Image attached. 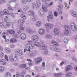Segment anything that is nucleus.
Masks as SVG:
<instances>
[{
    "instance_id": "39448f33",
    "label": "nucleus",
    "mask_w": 77,
    "mask_h": 77,
    "mask_svg": "<svg viewBox=\"0 0 77 77\" xmlns=\"http://www.w3.org/2000/svg\"><path fill=\"white\" fill-rule=\"evenodd\" d=\"M31 39L34 42H37L39 39V37L38 35H33L31 37Z\"/></svg>"
},
{
    "instance_id": "4be33fe9",
    "label": "nucleus",
    "mask_w": 77,
    "mask_h": 77,
    "mask_svg": "<svg viewBox=\"0 0 77 77\" xmlns=\"http://www.w3.org/2000/svg\"><path fill=\"white\" fill-rule=\"evenodd\" d=\"M29 9V7L28 6L25 5L24 6L23 8V11H28Z\"/></svg>"
},
{
    "instance_id": "58836bf2",
    "label": "nucleus",
    "mask_w": 77,
    "mask_h": 77,
    "mask_svg": "<svg viewBox=\"0 0 77 77\" xmlns=\"http://www.w3.org/2000/svg\"><path fill=\"white\" fill-rule=\"evenodd\" d=\"M26 67V64L20 65L19 66L20 68H25Z\"/></svg>"
},
{
    "instance_id": "6ab92c4d",
    "label": "nucleus",
    "mask_w": 77,
    "mask_h": 77,
    "mask_svg": "<svg viewBox=\"0 0 77 77\" xmlns=\"http://www.w3.org/2000/svg\"><path fill=\"white\" fill-rule=\"evenodd\" d=\"M3 12L4 14L6 15H10L9 12V11L7 9H4L3 11Z\"/></svg>"
},
{
    "instance_id": "c03bdc74",
    "label": "nucleus",
    "mask_w": 77,
    "mask_h": 77,
    "mask_svg": "<svg viewBox=\"0 0 77 77\" xmlns=\"http://www.w3.org/2000/svg\"><path fill=\"white\" fill-rule=\"evenodd\" d=\"M22 2L23 4H27L28 2L27 0H22Z\"/></svg>"
},
{
    "instance_id": "09e8293b",
    "label": "nucleus",
    "mask_w": 77,
    "mask_h": 77,
    "mask_svg": "<svg viewBox=\"0 0 77 77\" xmlns=\"http://www.w3.org/2000/svg\"><path fill=\"white\" fill-rule=\"evenodd\" d=\"M5 25V23L3 22H1L0 23V26L1 27H3Z\"/></svg>"
},
{
    "instance_id": "a878e982",
    "label": "nucleus",
    "mask_w": 77,
    "mask_h": 77,
    "mask_svg": "<svg viewBox=\"0 0 77 77\" xmlns=\"http://www.w3.org/2000/svg\"><path fill=\"white\" fill-rule=\"evenodd\" d=\"M41 22L40 21H37L35 25L37 27H40L41 26Z\"/></svg>"
},
{
    "instance_id": "f257e3e1",
    "label": "nucleus",
    "mask_w": 77,
    "mask_h": 77,
    "mask_svg": "<svg viewBox=\"0 0 77 77\" xmlns=\"http://www.w3.org/2000/svg\"><path fill=\"white\" fill-rule=\"evenodd\" d=\"M33 44L34 46H36L37 47H41L40 49L42 50H46L47 47V45H41V43L39 42H34Z\"/></svg>"
},
{
    "instance_id": "f03ea898",
    "label": "nucleus",
    "mask_w": 77,
    "mask_h": 77,
    "mask_svg": "<svg viewBox=\"0 0 77 77\" xmlns=\"http://www.w3.org/2000/svg\"><path fill=\"white\" fill-rule=\"evenodd\" d=\"M41 1L39 0H37L36 1V3L33 2L32 4V8L33 9H35V8H39L40 6H41Z\"/></svg>"
},
{
    "instance_id": "680f3d73",
    "label": "nucleus",
    "mask_w": 77,
    "mask_h": 77,
    "mask_svg": "<svg viewBox=\"0 0 77 77\" xmlns=\"http://www.w3.org/2000/svg\"><path fill=\"white\" fill-rule=\"evenodd\" d=\"M46 38H51V36L50 35V34H47L46 35Z\"/></svg>"
},
{
    "instance_id": "0eeeda50",
    "label": "nucleus",
    "mask_w": 77,
    "mask_h": 77,
    "mask_svg": "<svg viewBox=\"0 0 77 77\" xmlns=\"http://www.w3.org/2000/svg\"><path fill=\"white\" fill-rule=\"evenodd\" d=\"M25 47L27 48L32 50L34 48V46L32 45H30L29 44L26 43L25 45Z\"/></svg>"
},
{
    "instance_id": "f704fd0d",
    "label": "nucleus",
    "mask_w": 77,
    "mask_h": 77,
    "mask_svg": "<svg viewBox=\"0 0 77 77\" xmlns=\"http://www.w3.org/2000/svg\"><path fill=\"white\" fill-rule=\"evenodd\" d=\"M69 30H65L64 31V34L66 36H68L69 34Z\"/></svg>"
},
{
    "instance_id": "de8ad7c7",
    "label": "nucleus",
    "mask_w": 77,
    "mask_h": 77,
    "mask_svg": "<svg viewBox=\"0 0 77 77\" xmlns=\"http://www.w3.org/2000/svg\"><path fill=\"white\" fill-rule=\"evenodd\" d=\"M45 66V62H43L42 63V66H41V68H42V69H44V67Z\"/></svg>"
},
{
    "instance_id": "0e129e2a",
    "label": "nucleus",
    "mask_w": 77,
    "mask_h": 77,
    "mask_svg": "<svg viewBox=\"0 0 77 77\" xmlns=\"http://www.w3.org/2000/svg\"><path fill=\"white\" fill-rule=\"evenodd\" d=\"M4 14V13H3V12L2 11H0V16H2V15H3Z\"/></svg>"
},
{
    "instance_id": "5701e85b",
    "label": "nucleus",
    "mask_w": 77,
    "mask_h": 77,
    "mask_svg": "<svg viewBox=\"0 0 77 77\" xmlns=\"http://www.w3.org/2000/svg\"><path fill=\"white\" fill-rule=\"evenodd\" d=\"M5 77H11V73L10 72H6L5 74Z\"/></svg>"
},
{
    "instance_id": "6e6552de",
    "label": "nucleus",
    "mask_w": 77,
    "mask_h": 77,
    "mask_svg": "<svg viewBox=\"0 0 77 77\" xmlns=\"http://www.w3.org/2000/svg\"><path fill=\"white\" fill-rule=\"evenodd\" d=\"M45 27L48 30L50 29L53 27V25L51 23H47L45 25Z\"/></svg>"
},
{
    "instance_id": "b1692460",
    "label": "nucleus",
    "mask_w": 77,
    "mask_h": 77,
    "mask_svg": "<svg viewBox=\"0 0 77 77\" xmlns=\"http://www.w3.org/2000/svg\"><path fill=\"white\" fill-rule=\"evenodd\" d=\"M8 32L11 35H13V34H15V32L14 30L12 29L8 30Z\"/></svg>"
},
{
    "instance_id": "a18cd8bd",
    "label": "nucleus",
    "mask_w": 77,
    "mask_h": 77,
    "mask_svg": "<svg viewBox=\"0 0 77 77\" xmlns=\"http://www.w3.org/2000/svg\"><path fill=\"white\" fill-rule=\"evenodd\" d=\"M58 13L60 15H62V10L60 9H59L58 10Z\"/></svg>"
},
{
    "instance_id": "2f4dec72",
    "label": "nucleus",
    "mask_w": 77,
    "mask_h": 77,
    "mask_svg": "<svg viewBox=\"0 0 77 77\" xmlns=\"http://www.w3.org/2000/svg\"><path fill=\"white\" fill-rule=\"evenodd\" d=\"M62 75V72H60L57 73H55L54 74V76L55 77H58V76H61Z\"/></svg>"
},
{
    "instance_id": "72a5a7b5",
    "label": "nucleus",
    "mask_w": 77,
    "mask_h": 77,
    "mask_svg": "<svg viewBox=\"0 0 77 77\" xmlns=\"http://www.w3.org/2000/svg\"><path fill=\"white\" fill-rule=\"evenodd\" d=\"M35 69H36L37 71L40 72V71H41L42 70H43V69H42V68H41V67H35Z\"/></svg>"
},
{
    "instance_id": "412c9836",
    "label": "nucleus",
    "mask_w": 77,
    "mask_h": 77,
    "mask_svg": "<svg viewBox=\"0 0 77 77\" xmlns=\"http://www.w3.org/2000/svg\"><path fill=\"white\" fill-rule=\"evenodd\" d=\"M71 14L73 17H77V14L74 11H71Z\"/></svg>"
},
{
    "instance_id": "cd10ccee",
    "label": "nucleus",
    "mask_w": 77,
    "mask_h": 77,
    "mask_svg": "<svg viewBox=\"0 0 77 77\" xmlns=\"http://www.w3.org/2000/svg\"><path fill=\"white\" fill-rule=\"evenodd\" d=\"M18 23L20 24H23L24 23V20L23 19H20L18 20Z\"/></svg>"
},
{
    "instance_id": "052dcab7",
    "label": "nucleus",
    "mask_w": 77,
    "mask_h": 77,
    "mask_svg": "<svg viewBox=\"0 0 77 77\" xmlns=\"http://www.w3.org/2000/svg\"><path fill=\"white\" fill-rule=\"evenodd\" d=\"M8 9L9 11H14V9L8 7Z\"/></svg>"
},
{
    "instance_id": "dca6fc26",
    "label": "nucleus",
    "mask_w": 77,
    "mask_h": 77,
    "mask_svg": "<svg viewBox=\"0 0 77 77\" xmlns=\"http://www.w3.org/2000/svg\"><path fill=\"white\" fill-rule=\"evenodd\" d=\"M0 63L2 65H5L6 64V61L5 59H1L0 60Z\"/></svg>"
},
{
    "instance_id": "8fccbe9b",
    "label": "nucleus",
    "mask_w": 77,
    "mask_h": 77,
    "mask_svg": "<svg viewBox=\"0 0 77 77\" xmlns=\"http://www.w3.org/2000/svg\"><path fill=\"white\" fill-rule=\"evenodd\" d=\"M10 14L12 16V17L13 18H15V15H14V14L13 12H11L10 13Z\"/></svg>"
},
{
    "instance_id": "5fc2aeb1",
    "label": "nucleus",
    "mask_w": 77,
    "mask_h": 77,
    "mask_svg": "<svg viewBox=\"0 0 77 77\" xmlns=\"http://www.w3.org/2000/svg\"><path fill=\"white\" fill-rule=\"evenodd\" d=\"M64 42L66 44L68 42V39L67 38H65L64 39Z\"/></svg>"
},
{
    "instance_id": "393cba45",
    "label": "nucleus",
    "mask_w": 77,
    "mask_h": 77,
    "mask_svg": "<svg viewBox=\"0 0 77 77\" xmlns=\"http://www.w3.org/2000/svg\"><path fill=\"white\" fill-rule=\"evenodd\" d=\"M4 21L7 23H10V19L7 16H6L4 19Z\"/></svg>"
},
{
    "instance_id": "20e7f679",
    "label": "nucleus",
    "mask_w": 77,
    "mask_h": 77,
    "mask_svg": "<svg viewBox=\"0 0 77 77\" xmlns=\"http://www.w3.org/2000/svg\"><path fill=\"white\" fill-rule=\"evenodd\" d=\"M70 25L71 26V29L73 32H77V25L73 22H70Z\"/></svg>"
},
{
    "instance_id": "a211bd4d",
    "label": "nucleus",
    "mask_w": 77,
    "mask_h": 77,
    "mask_svg": "<svg viewBox=\"0 0 77 77\" xmlns=\"http://www.w3.org/2000/svg\"><path fill=\"white\" fill-rule=\"evenodd\" d=\"M5 51L6 53L8 54H9L10 52H11V49L9 48H5Z\"/></svg>"
},
{
    "instance_id": "bb28decb",
    "label": "nucleus",
    "mask_w": 77,
    "mask_h": 77,
    "mask_svg": "<svg viewBox=\"0 0 77 77\" xmlns=\"http://www.w3.org/2000/svg\"><path fill=\"white\" fill-rule=\"evenodd\" d=\"M51 43L52 44L54 45H57V46H58V45H59V44L57 42H56V41L52 40L51 41Z\"/></svg>"
},
{
    "instance_id": "9d476101",
    "label": "nucleus",
    "mask_w": 77,
    "mask_h": 77,
    "mask_svg": "<svg viewBox=\"0 0 77 77\" xmlns=\"http://www.w3.org/2000/svg\"><path fill=\"white\" fill-rule=\"evenodd\" d=\"M27 38L26 34L24 33H22L20 35V38L22 40H24Z\"/></svg>"
},
{
    "instance_id": "864d4df0",
    "label": "nucleus",
    "mask_w": 77,
    "mask_h": 77,
    "mask_svg": "<svg viewBox=\"0 0 77 77\" xmlns=\"http://www.w3.org/2000/svg\"><path fill=\"white\" fill-rule=\"evenodd\" d=\"M44 7L46 8H48V7H49V5L47 3H45V5H44Z\"/></svg>"
},
{
    "instance_id": "c9c22d12",
    "label": "nucleus",
    "mask_w": 77,
    "mask_h": 77,
    "mask_svg": "<svg viewBox=\"0 0 77 77\" xmlns=\"http://www.w3.org/2000/svg\"><path fill=\"white\" fill-rule=\"evenodd\" d=\"M38 14L40 16L42 15L43 14V11L42 9H40L38 11Z\"/></svg>"
},
{
    "instance_id": "ea45409f",
    "label": "nucleus",
    "mask_w": 77,
    "mask_h": 77,
    "mask_svg": "<svg viewBox=\"0 0 77 77\" xmlns=\"http://www.w3.org/2000/svg\"><path fill=\"white\" fill-rule=\"evenodd\" d=\"M20 17L22 18L23 19V20H26V18H27L26 16L23 14H21Z\"/></svg>"
},
{
    "instance_id": "79ce46f5",
    "label": "nucleus",
    "mask_w": 77,
    "mask_h": 77,
    "mask_svg": "<svg viewBox=\"0 0 77 77\" xmlns=\"http://www.w3.org/2000/svg\"><path fill=\"white\" fill-rule=\"evenodd\" d=\"M11 27V24L10 23H6L5 27V29H7L8 27Z\"/></svg>"
},
{
    "instance_id": "338daca9",
    "label": "nucleus",
    "mask_w": 77,
    "mask_h": 77,
    "mask_svg": "<svg viewBox=\"0 0 77 77\" xmlns=\"http://www.w3.org/2000/svg\"><path fill=\"white\" fill-rule=\"evenodd\" d=\"M54 15L55 17H57V15H58V14H57V12L56 11L54 12Z\"/></svg>"
},
{
    "instance_id": "13d9d810",
    "label": "nucleus",
    "mask_w": 77,
    "mask_h": 77,
    "mask_svg": "<svg viewBox=\"0 0 77 77\" xmlns=\"http://www.w3.org/2000/svg\"><path fill=\"white\" fill-rule=\"evenodd\" d=\"M18 12H23V10L21 8H18V10L17 11Z\"/></svg>"
},
{
    "instance_id": "37998d69",
    "label": "nucleus",
    "mask_w": 77,
    "mask_h": 77,
    "mask_svg": "<svg viewBox=\"0 0 77 77\" xmlns=\"http://www.w3.org/2000/svg\"><path fill=\"white\" fill-rule=\"evenodd\" d=\"M48 53V51L47 49L45 50L44 52V54L45 55H47Z\"/></svg>"
},
{
    "instance_id": "603ef678",
    "label": "nucleus",
    "mask_w": 77,
    "mask_h": 77,
    "mask_svg": "<svg viewBox=\"0 0 77 77\" xmlns=\"http://www.w3.org/2000/svg\"><path fill=\"white\" fill-rule=\"evenodd\" d=\"M4 56H5V54H4V53L3 52H1L0 53V57H4Z\"/></svg>"
},
{
    "instance_id": "f8f14e48",
    "label": "nucleus",
    "mask_w": 77,
    "mask_h": 77,
    "mask_svg": "<svg viewBox=\"0 0 77 77\" xmlns=\"http://www.w3.org/2000/svg\"><path fill=\"white\" fill-rule=\"evenodd\" d=\"M15 53L18 56H22L23 54V52L20 50H16L15 51Z\"/></svg>"
},
{
    "instance_id": "a19ab883",
    "label": "nucleus",
    "mask_w": 77,
    "mask_h": 77,
    "mask_svg": "<svg viewBox=\"0 0 77 77\" xmlns=\"http://www.w3.org/2000/svg\"><path fill=\"white\" fill-rule=\"evenodd\" d=\"M61 50V49H60V48L56 47V48H55V51H57V52H60Z\"/></svg>"
},
{
    "instance_id": "e433bc0d",
    "label": "nucleus",
    "mask_w": 77,
    "mask_h": 77,
    "mask_svg": "<svg viewBox=\"0 0 77 77\" xmlns=\"http://www.w3.org/2000/svg\"><path fill=\"white\" fill-rule=\"evenodd\" d=\"M72 75V73L71 72H68L66 74V77H71Z\"/></svg>"
},
{
    "instance_id": "423d86ee",
    "label": "nucleus",
    "mask_w": 77,
    "mask_h": 77,
    "mask_svg": "<svg viewBox=\"0 0 77 77\" xmlns=\"http://www.w3.org/2000/svg\"><path fill=\"white\" fill-rule=\"evenodd\" d=\"M54 32L56 35H59L60 33V31L58 28H56L54 29Z\"/></svg>"
},
{
    "instance_id": "ddd939ff",
    "label": "nucleus",
    "mask_w": 77,
    "mask_h": 77,
    "mask_svg": "<svg viewBox=\"0 0 77 77\" xmlns=\"http://www.w3.org/2000/svg\"><path fill=\"white\" fill-rule=\"evenodd\" d=\"M26 30L29 34H30L31 35L33 34V33H34V31L33 30L29 28H27L26 29Z\"/></svg>"
},
{
    "instance_id": "1a4fd4ad",
    "label": "nucleus",
    "mask_w": 77,
    "mask_h": 77,
    "mask_svg": "<svg viewBox=\"0 0 77 77\" xmlns=\"http://www.w3.org/2000/svg\"><path fill=\"white\" fill-rule=\"evenodd\" d=\"M42 60V59L41 57H38L35 59L34 61L36 63H39L40 62H41Z\"/></svg>"
},
{
    "instance_id": "4d7b16f0",
    "label": "nucleus",
    "mask_w": 77,
    "mask_h": 77,
    "mask_svg": "<svg viewBox=\"0 0 77 77\" xmlns=\"http://www.w3.org/2000/svg\"><path fill=\"white\" fill-rule=\"evenodd\" d=\"M20 75V73L19 72H16V77H19Z\"/></svg>"
},
{
    "instance_id": "49530a36",
    "label": "nucleus",
    "mask_w": 77,
    "mask_h": 77,
    "mask_svg": "<svg viewBox=\"0 0 77 77\" xmlns=\"http://www.w3.org/2000/svg\"><path fill=\"white\" fill-rule=\"evenodd\" d=\"M6 2L5 0H0V4L3 5V3H5Z\"/></svg>"
},
{
    "instance_id": "c756f323",
    "label": "nucleus",
    "mask_w": 77,
    "mask_h": 77,
    "mask_svg": "<svg viewBox=\"0 0 77 77\" xmlns=\"http://www.w3.org/2000/svg\"><path fill=\"white\" fill-rule=\"evenodd\" d=\"M64 29L65 30H69V26L68 25H64Z\"/></svg>"
},
{
    "instance_id": "4468645a",
    "label": "nucleus",
    "mask_w": 77,
    "mask_h": 77,
    "mask_svg": "<svg viewBox=\"0 0 77 77\" xmlns=\"http://www.w3.org/2000/svg\"><path fill=\"white\" fill-rule=\"evenodd\" d=\"M38 32L39 35H43L45 33V30L43 29H39Z\"/></svg>"
},
{
    "instance_id": "4c0bfd02",
    "label": "nucleus",
    "mask_w": 77,
    "mask_h": 77,
    "mask_svg": "<svg viewBox=\"0 0 77 77\" xmlns=\"http://www.w3.org/2000/svg\"><path fill=\"white\" fill-rule=\"evenodd\" d=\"M5 70V68L3 66H0V72H2L4 71Z\"/></svg>"
},
{
    "instance_id": "e2e57ef3",
    "label": "nucleus",
    "mask_w": 77,
    "mask_h": 77,
    "mask_svg": "<svg viewBox=\"0 0 77 77\" xmlns=\"http://www.w3.org/2000/svg\"><path fill=\"white\" fill-rule=\"evenodd\" d=\"M3 51V48L0 45V51Z\"/></svg>"
},
{
    "instance_id": "7c9ffc66",
    "label": "nucleus",
    "mask_w": 77,
    "mask_h": 77,
    "mask_svg": "<svg viewBox=\"0 0 77 77\" xmlns=\"http://www.w3.org/2000/svg\"><path fill=\"white\" fill-rule=\"evenodd\" d=\"M42 9L44 12H46L48 11V9H47V8L44 7V5H42Z\"/></svg>"
},
{
    "instance_id": "9b49d317",
    "label": "nucleus",
    "mask_w": 77,
    "mask_h": 77,
    "mask_svg": "<svg viewBox=\"0 0 77 77\" xmlns=\"http://www.w3.org/2000/svg\"><path fill=\"white\" fill-rule=\"evenodd\" d=\"M36 51H30L29 55L31 57H33V56H36Z\"/></svg>"
},
{
    "instance_id": "774afa93",
    "label": "nucleus",
    "mask_w": 77,
    "mask_h": 77,
    "mask_svg": "<svg viewBox=\"0 0 77 77\" xmlns=\"http://www.w3.org/2000/svg\"><path fill=\"white\" fill-rule=\"evenodd\" d=\"M15 47V46L14 45V44H11L10 45V48H14V47Z\"/></svg>"
},
{
    "instance_id": "bf43d9fd",
    "label": "nucleus",
    "mask_w": 77,
    "mask_h": 77,
    "mask_svg": "<svg viewBox=\"0 0 77 77\" xmlns=\"http://www.w3.org/2000/svg\"><path fill=\"white\" fill-rule=\"evenodd\" d=\"M5 58L7 61H9V59H8V56L5 55Z\"/></svg>"
},
{
    "instance_id": "3c124183",
    "label": "nucleus",
    "mask_w": 77,
    "mask_h": 77,
    "mask_svg": "<svg viewBox=\"0 0 77 77\" xmlns=\"http://www.w3.org/2000/svg\"><path fill=\"white\" fill-rule=\"evenodd\" d=\"M19 28L20 30H24V26H23V25L20 26Z\"/></svg>"
},
{
    "instance_id": "f3484780",
    "label": "nucleus",
    "mask_w": 77,
    "mask_h": 77,
    "mask_svg": "<svg viewBox=\"0 0 77 77\" xmlns=\"http://www.w3.org/2000/svg\"><path fill=\"white\" fill-rule=\"evenodd\" d=\"M47 18H49L50 20H53V18H54V17H53L52 12H49V15L47 16Z\"/></svg>"
},
{
    "instance_id": "69168bd1",
    "label": "nucleus",
    "mask_w": 77,
    "mask_h": 77,
    "mask_svg": "<svg viewBox=\"0 0 77 77\" xmlns=\"http://www.w3.org/2000/svg\"><path fill=\"white\" fill-rule=\"evenodd\" d=\"M31 68H30V67H25V69L26 70H30Z\"/></svg>"
},
{
    "instance_id": "7ed1b4c3",
    "label": "nucleus",
    "mask_w": 77,
    "mask_h": 77,
    "mask_svg": "<svg viewBox=\"0 0 77 77\" xmlns=\"http://www.w3.org/2000/svg\"><path fill=\"white\" fill-rule=\"evenodd\" d=\"M18 59V57L15 54H11L9 57V60L10 62H15Z\"/></svg>"
},
{
    "instance_id": "473e14b6",
    "label": "nucleus",
    "mask_w": 77,
    "mask_h": 77,
    "mask_svg": "<svg viewBox=\"0 0 77 77\" xmlns=\"http://www.w3.org/2000/svg\"><path fill=\"white\" fill-rule=\"evenodd\" d=\"M56 48V46L54 45H51L50 47V49H51V50H53V51H55Z\"/></svg>"
},
{
    "instance_id": "c85d7f7f",
    "label": "nucleus",
    "mask_w": 77,
    "mask_h": 77,
    "mask_svg": "<svg viewBox=\"0 0 77 77\" xmlns=\"http://www.w3.org/2000/svg\"><path fill=\"white\" fill-rule=\"evenodd\" d=\"M33 17L32 19V20L33 21H36L38 20V17L36 15L33 16Z\"/></svg>"
},
{
    "instance_id": "6e6d98bb",
    "label": "nucleus",
    "mask_w": 77,
    "mask_h": 77,
    "mask_svg": "<svg viewBox=\"0 0 77 77\" xmlns=\"http://www.w3.org/2000/svg\"><path fill=\"white\" fill-rule=\"evenodd\" d=\"M28 43H29V45H32V44H33V41L29 40L28 41Z\"/></svg>"
},
{
    "instance_id": "aec40b11",
    "label": "nucleus",
    "mask_w": 77,
    "mask_h": 77,
    "mask_svg": "<svg viewBox=\"0 0 77 77\" xmlns=\"http://www.w3.org/2000/svg\"><path fill=\"white\" fill-rule=\"evenodd\" d=\"M28 14L30 16H34V11L32 10H30L28 12Z\"/></svg>"
},
{
    "instance_id": "2eb2a0df",
    "label": "nucleus",
    "mask_w": 77,
    "mask_h": 77,
    "mask_svg": "<svg viewBox=\"0 0 77 77\" xmlns=\"http://www.w3.org/2000/svg\"><path fill=\"white\" fill-rule=\"evenodd\" d=\"M72 69V67L71 66L69 65H68L65 68V72L68 71L69 69Z\"/></svg>"
}]
</instances>
